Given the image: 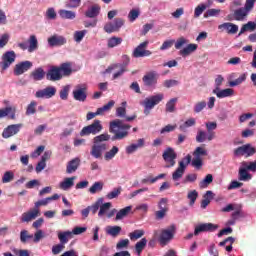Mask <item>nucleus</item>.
<instances>
[{"label": "nucleus", "instance_id": "29", "mask_svg": "<svg viewBox=\"0 0 256 256\" xmlns=\"http://www.w3.org/2000/svg\"><path fill=\"white\" fill-rule=\"evenodd\" d=\"M81 164V160L79 158H74L68 162L66 166V173L71 174L75 173L77 169H79V165Z\"/></svg>", "mask_w": 256, "mask_h": 256}, {"label": "nucleus", "instance_id": "9", "mask_svg": "<svg viewBox=\"0 0 256 256\" xmlns=\"http://www.w3.org/2000/svg\"><path fill=\"white\" fill-rule=\"evenodd\" d=\"M219 229V225L213 223H201L195 226L194 235L197 237L200 233H213V231H217Z\"/></svg>", "mask_w": 256, "mask_h": 256}, {"label": "nucleus", "instance_id": "17", "mask_svg": "<svg viewBox=\"0 0 256 256\" xmlns=\"http://www.w3.org/2000/svg\"><path fill=\"white\" fill-rule=\"evenodd\" d=\"M103 151H107V144L102 143V144H93L90 155L94 157V159H101L103 157Z\"/></svg>", "mask_w": 256, "mask_h": 256}, {"label": "nucleus", "instance_id": "23", "mask_svg": "<svg viewBox=\"0 0 256 256\" xmlns=\"http://www.w3.org/2000/svg\"><path fill=\"white\" fill-rule=\"evenodd\" d=\"M15 113H17V108L13 106H8L0 109V119H4V117H9V119H15Z\"/></svg>", "mask_w": 256, "mask_h": 256}, {"label": "nucleus", "instance_id": "3", "mask_svg": "<svg viewBox=\"0 0 256 256\" xmlns=\"http://www.w3.org/2000/svg\"><path fill=\"white\" fill-rule=\"evenodd\" d=\"M103 131V124H101V120H94L93 123H91L88 126H85L80 131V137H88V135H98V133H101Z\"/></svg>", "mask_w": 256, "mask_h": 256}, {"label": "nucleus", "instance_id": "43", "mask_svg": "<svg viewBox=\"0 0 256 256\" xmlns=\"http://www.w3.org/2000/svg\"><path fill=\"white\" fill-rule=\"evenodd\" d=\"M110 139H111V135H109L108 133H103L98 136H95L93 138V143L96 145H101L103 142L109 141Z\"/></svg>", "mask_w": 256, "mask_h": 256}, {"label": "nucleus", "instance_id": "14", "mask_svg": "<svg viewBox=\"0 0 256 256\" xmlns=\"http://www.w3.org/2000/svg\"><path fill=\"white\" fill-rule=\"evenodd\" d=\"M72 95L75 101L85 103V101H87V87L83 85H77L76 88L73 90Z\"/></svg>", "mask_w": 256, "mask_h": 256}, {"label": "nucleus", "instance_id": "55", "mask_svg": "<svg viewBox=\"0 0 256 256\" xmlns=\"http://www.w3.org/2000/svg\"><path fill=\"white\" fill-rule=\"evenodd\" d=\"M196 123L197 121L195 120V118H190L186 120L183 124H181L179 126V129L180 131H185L187 128L195 126Z\"/></svg>", "mask_w": 256, "mask_h": 256}, {"label": "nucleus", "instance_id": "46", "mask_svg": "<svg viewBox=\"0 0 256 256\" xmlns=\"http://www.w3.org/2000/svg\"><path fill=\"white\" fill-rule=\"evenodd\" d=\"M256 29V23L253 21H249L248 23L244 24L239 32V36L243 35V33H245V31H255Z\"/></svg>", "mask_w": 256, "mask_h": 256}, {"label": "nucleus", "instance_id": "15", "mask_svg": "<svg viewBox=\"0 0 256 256\" xmlns=\"http://www.w3.org/2000/svg\"><path fill=\"white\" fill-rule=\"evenodd\" d=\"M31 67H33V62H31L29 60L22 61L15 65L14 75L16 77H19V75H23V73H27V71H29V69H31Z\"/></svg>", "mask_w": 256, "mask_h": 256}, {"label": "nucleus", "instance_id": "8", "mask_svg": "<svg viewBox=\"0 0 256 256\" xmlns=\"http://www.w3.org/2000/svg\"><path fill=\"white\" fill-rule=\"evenodd\" d=\"M125 25V20L123 18H115L113 22H108L104 25L105 33H117L121 30V27Z\"/></svg>", "mask_w": 256, "mask_h": 256}, {"label": "nucleus", "instance_id": "7", "mask_svg": "<svg viewBox=\"0 0 256 256\" xmlns=\"http://www.w3.org/2000/svg\"><path fill=\"white\" fill-rule=\"evenodd\" d=\"M149 46V41L146 40L142 43H140L133 51V57L135 59H139L141 57H151L153 55V52L150 50H147V47Z\"/></svg>", "mask_w": 256, "mask_h": 256}, {"label": "nucleus", "instance_id": "10", "mask_svg": "<svg viewBox=\"0 0 256 256\" xmlns=\"http://www.w3.org/2000/svg\"><path fill=\"white\" fill-rule=\"evenodd\" d=\"M255 153L256 149L255 147H252L251 144L239 146L234 150L235 157H243L244 155H246V157H253Z\"/></svg>", "mask_w": 256, "mask_h": 256}, {"label": "nucleus", "instance_id": "16", "mask_svg": "<svg viewBox=\"0 0 256 256\" xmlns=\"http://www.w3.org/2000/svg\"><path fill=\"white\" fill-rule=\"evenodd\" d=\"M47 81H61L63 79V74L57 66H51L46 73Z\"/></svg>", "mask_w": 256, "mask_h": 256}, {"label": "nucleus", "instance_id": "6", "mask_svg": "<svg viewBox=\"0 0 256 256\" xmlns=\"http://www.w3.org/2000/svg\"><path fill=\"white\" fill-rule=\"evenodd\" d=\"M175 230V225H170L168 228L161 230L158 238L160 245H167L175 237Z\"/></svg>", "mask_w": 256, "mask_h": 256}, {"label": "nucleus", "instance_id": "28", "mask_svg": "<svg viewBox=\"0 0 256 256\" xmlns=\"http://www.w3.org/2000/svg\"><path fill=\"white\" fill-rule=\"evenodd\" d=\"M45 75L47 74L42 67L36 68L30 73V77L33 79V81H43V79H45Z\"/></svg>", "mask_w": 256, "mask_h": 256}, {"label": "nucleus", "instance_id": "62", "mask_svg": "<svg viewBox=\"0 0 256 256\" xmlns=\"http://www.w3.org/2000/svg\"><path fill=\"white\" fill-rule=\"evenodd\" d=\"M129 239H122L116 244L117 251H121L122 249L129 248Z\"/></svg>", "mask_w": 256, "mask_h": 256}, {"label": "nucleus", "instance_id": "41", "mask_svg": "<svg viewBox=\"0 0 256 256\" xmlns=\"http://www.w3.org/2000/svg\"><path fill=\"white\" fill-rule=\"evenodd\" d=\"M211 199H213V191L208 190L204 194L203 200L201 201V208L202 209H207V206L209 205V203H211Z\"/></svg>", "mask_w": 256, "mask_h": 256}, {"label": "nucleus", "instance_id": "51", "mask_svg": "<svg viewBox=\"0 0 256 256\" xmlns=\"http://www.w3.org/2000/svg\"><path fill=\"white\" fill-rule=\"evenodd\" d=\"M213 183V175L207 174L205 178L200 181L199 187L200 189H206V187H209Z\"/></svg>", "mask_w": 256, "mask_h": 256}, {"label": "nucleus", "instance_id": "58", "mask_svg": "<svg viewBox=\"0 0 256 256\" xmlns=\"http://www.w3.org/2000/svg\"><path fill=\"white\" fill-rule=\"evenodd\" d=\"M207 9V4H200L194 10V17L197 19L203 15V12Z\"/></svg>", "mask_w": 256, "mask_h": 256}, {"label": "nucleus", "instance_id": "44", "mask_svg": "<svg viewBox=\"0 0 256 256\" xmlns=\"http://www.w3.org/2000/svg\"><path fill=\"white\" fill-rule=\"evenodd\" d=\"M115 107V102L113 100H110L106 105L98 108L96 110V114L99 115H103V113L107 112V111H111V108Z\"/></svg>", "mask_w": 256, "mask_h": 256}, {"label": "nucleus", "instance_id": "57", "mask_svg": "<svg viewBox=\"0 0 256 256\" xmlns=\"http://www.w3.org/2000/svg\"><path fill=\"white\" fill-rule=\"evenodd\" d=\"M97 191H103V182H95L90 188H89V192L92 195H95V193H97Z\"/></svg>", "mask_w": 256, "mask_h": 256}, {"label": "nucleus", "instance_id": "59", "mask_svg": "<svg viewBox=\"0 0 256 256\" xmlns=\"http://www.w3.org/2000/svg\"><path fill=\"white\" fill-rule=\"evenodd\" d=\"M121 191H123V189L121 187L114 188L111 192H109L106 195V197H107V199H117V197H119V195H121Z\"/></svg>", "mask_w": 256, "mask_h": 256}, {"label": "nucleus", "instance_id": "1", "mask_svg": "<svg viewBox=\"0 0 256 256\" xmlns=\"http://www.w3.org/2000/svg\"><path fill=\"white\" fill-rule=\"evenodd\" d=\"M129 129L131 125L123 124V120L116 119L110 122L109 132L113 133L111 138L112 141H121L129 137Z\"/></svg>", "mask_w": 256, "mask_h": 256}, {"label": "nucleus", "instance_id": "18", "mask_svg": "<svg viewBox=\"0 0 256 256\" xmlns=\"http://www.w3.org/2000/svg\"><path fill=\"white\" fill-rule=\"evenodd\" d=\"M67 43V38L61 35L54 34L48 38V45L50 47H61Z\"/></svg>", "mask_w": 256, "mask_h": 256}, {"label": "nucleus", "instance_id": "19", "mask_svg": "<svg viewBox=\"0 0 256 256\" xmlns=\"http://www.w3.org/2000/svg\"><path fill=\"white\" fill-rule=\"evenodd\" d=\"M115 69H120L118 72L114 73L113 79H119L123 73L127 72V64H112L106 69V73H111Z\"/></svg>", "mask_w": 256, "mask_h": 256}, {"label": "nucleus", "instance_id": "26", "mask_svg": "<svg viewBox=\"0 0 256 256\" xmlns=\"http://www.w3.org/2000/svg\"><path fill=\"white\" fill-rule=\"evenodd\" d=\"M212 93L218 97V99H225V97H233L235 95V91L231 88H226L221 90L219 88L218 90H213Z\"/></svg>", "mask_w": 256, "mask_h": 256}, {"label": "nucleus", "instance_id": "35", "mask_svg": "<svg viewBox=\"0 0 256 256\" xmlns=\"http://www.w3.org/2000/svg\"><path fill=\"white\" fill-rule=\"evenodd\" d=\"M233 243H235V239L233 238V236H230L226 238L224 241L220 242L219 247H225V245H227L225 249L228 253H231L233 251Z\"/></svg>", "mask_w": 256, "mask_h": 256}, {"label": "nucleus", "instance_id": "24", "mask_svg": "<svg viewBox=\"0 0 256 256\" xmlns=\"http://www.w3.org/2000/svg\"><path fill=\"white\" fill-rule=\"evenodd\" d=\"M100 13L101 6L99 4H94L86 10L85 17L88 19H95L96 17H99Z\"/></svg>", "mask_w": 256, "mask_h": 256}, {"label": "nucleus", "instance_id": "49", "mask_svg": "<svg viewBox=\"0 0 256 256\" xmlns=\"http://www.w3.org/2000/svg\"><path fill=\"white\" fill-rule=\"evenodd\" d=\"M117 153H119V147L113 146L111 150L107 151L104 154L105 161H111V159L115 158V155H117Z\"/></svg>", "mask_w": 256, "mask_h": 256}, {"label": "nucleus", "instance_id": "25", "mask_svg": "<svg viewBox=\"0 0 256 256\" xmlns=\"http://www.w3.org/2000/svg\"><path fill=\"white\" fill-rule=\"evenodd\" d=\"M185 169H187V165H185V162L180 161L178 163V168L172 174L173 181H179V179L185 175Z\"/></svg>", "mask_w": 256, "mask_h": 256}, {"label": "nucleus", "instance_id": "50", "mask_svg": "<svg viewBox=\"0 0 256 256\" xmlns=\"http://www.w3.org/2000/svg\"><path fill=\"white\" fill-rule=\"evenodd\" d=\"M102 204L103 198H98L96 202H94L91 206H88V209L90 210L92 215H96Z\"/></svg>", "mask_w": 256, "mask_h": 256}, {"label": "nucleus", "instance_id": "45", "mask_svg": "<svg viewBox=\"0 0 256 256\" xmlns=\"http://www.w3.org/2000/svg\"><path fill=\"white\" fill-rule=\"evenodd\" d=\"M28 43H29V47H28L29 53H33V51H36L39 45V42L37 41V37L35 35L30 36Z\"/></svg>", "mask_w": 256, "mask_h": 256}, {"label": "nucleus", "instance_id": "40", "mask_svg": "<svg viewBox=\"0 0 256 256\" xmlns=\"http://www.w3.org/2000/svg\"><path fill=\"white\" fill-rule=\"evenodd\" d=\"M132 209H133L132 206H127L119 210L116 214V221H121V219H125V217H127V215L131 213Z\"/></svg>", "mask_w": 256, "mask_h": 256}, {"label": "nucleus", "instance_id": "5", "mask_svg": "<svg viewBox=\"0 0 256 256\" xmlns=\"http://www.w3.org/2000/svg\"><path fill=\"white\" fill-rule=\"evenodd\" d=\"M15 59H17V54H15V51H6L2 55V61L0 62V67L2 71H7L13 63H15Z\"/></svg>", "mask_w": 256, "mask_h": 256}, {"label": "nucleus", "instance_id": "39", "mask_svg": "<svg viewBox=\"0 0 256 256\" xmlns=\"http://www.w3.org/2000/svg\"><path fill=\"white\" fill-rule=\"evenodd\" d=\"M58 13H59V16L61 17V19L73 20V19H75V17H77V14L71 10L61 9L58 11Z\"/></svg>", "mask_w": 256, "mask_h": 256}, {"label": "nucleus", "instance_id": "56", "mask_svg": "<svg viewBox=\"0 0 256 256\" xmlns=\"http://www.w3.org/2000/svg\"><path fill=\"white\" fill-rule=\"evenodd\" d=\"M37 102L35 100L31 101L26 108V115H35L37 113Z\"/></svg>", "mask_w": 256, "mask_h": 256}, {"label": "nucleus", "instance_id": "32", "mask_svg": "<svg viewBox=\"0 0 256 256\" xmlns=\"http://www.w3.org/2000/svg\"><path fill=\"white\" fill-rule=\"evenodd\" d=\"M249 169L247 167H240L239 168V181H251L253 179V176L248 172Z\"/></svg>", "mask_w": 256, "mask_h": 256}, {"label": "nucleus", "instance_id": "20", "mask_svg": "<svg viewBox=\"0 0 256 256\" xmlns=\"http://www.w3.org/2000/svg\"><path fill=\"white\" fill-rule=\"evenodd\" d=\"M39 209L37 208H33L28 212H24L21 216V222L22 223H29L31 221H33V219H37V217H39Z\"/></svg>", "mask_w": 256, "mask_h": 256}, {"label": "nucleus", "instance_id": "13", "mask_svg": "<svg viewBox=\"0 0 256 256\" xmlns=\"http://www.w3.org/2000/svg\"><path fill=\"white\" fill-rule=\"evenodd\" d=\"M249 13L245 11L243 7L233 10L232 13L226 16L227 21H245V17H247Z\"/></svg>", "mask_w": 256, "mask_h": 256}, {"label": "nucleus", "instance_id": "21", "mask_svg": "<svg viewBox=\"0 0 256 256\" xmlns=\"http://www.w3.org/2000/svg\"><path fill=\"white\" fill-rule=\"evenodd\" d=\"M142 81L145 87H155L157 85V73L149 72L143 76Z\"/></svg>", "mask_w": 256, "mask_h": 256}, {"label": "nucleus", "instance_id": "33", "mask_svg": "<svg viewBox=\"0 0 256 256\" xmlns=\"http://www.w3.org/2000/svg\"><path fill=\"white\" fill-rule=\"evenodd\" d=\"M72 237L73 232L71 231L58 232V239L62 245H67Z\"/></svg>", "mask_w": 256, "mask_h": 256}, {"label": "nucleus", "instance_id": "34", "mask_svg": "<svg viewBox=\"0 0 256 256\" xmlns=\"http://www.w3.org/2000/svg\"><path fill=\"white\" fill-rule=\"evenodd\" d=\"M58 69L60 70V73H62V77H69V75L73 73V69L71 68V63L69 62L62 63L60 67H58Z\"/></svg>", "mask_w": 256, "mask_h": 256}, {"label": "nucleus", "instance_id": "27", "mask_svg": "<svg viewBox=\"0 0 256 256\" xmlns=\"http://www.w3.org/2000/svg\"><path fill=\"white\" fill-rule=\"evenodd\" d=\"M59 199V194H54L50 197H47L45 199L39 200L35 202V208L34 209H39L40 207H45L51 203V201H57Z\"/></svg>", "mask_w": 256, "mask_h": 256}, {"label": "nucleus", "instance_id": "37", "mask_svg": "<svg viewBox=\"0 0 256 256\" xmlns=\"http://www.w3.org/2000/svg\"><path fill=\"white\" fill-rule=\"evenodd\" d=\"M121 43H123V38L113 36L108 39L107 47L108 49H113L114 47L121 45Z\"/></svg>", "mask_w": 256, "mask_h": 256}, {"label": "nucleus", "instance_id": "4", "mask_svg": "<svg viewBox=\"0 0 256 256\" xmlns=\"http://www.w3.org/2000/svg\"><path fill=\"white\" fill-rule=\"evenodd\" d=\"M162 158L164 159L166 165V169H170V167H175L176 159H177V152L172 147H168L162 154Z\"/></svg>", "mask_w": 256, "mask_h": 256}, {"label": "nucleus", "instance_id": "2", "mask_svg": "<svg viewBox=\"0 0 256 256\" xmlns=\"http://www.w3.org/2000/svg\"><path fill=\"white\" fill-rule=\"evenodd\" d=\"M164 98L165 96L163 95V93H159L144 99V101L142 102V105L144 107V115H149V113H151V110L155 108V105H159Z\"/></svg>", "mask_w": 256, "mask_h": 256}, {"label": "nucleus", "instance_id": "53", "mask_svg": "<svg viewBox=\"0 0 256 256\" xmlns=\"http://www.w3.org/2000/svg\"><path fill=\"white\" fill-rule=\"evenodd\" d=\"M145 235V230H134L129 234V238L131 241H137V239H141Z\"/></svg>", "mask_w": 256, "mask_h": 256}, {"label": "nucleus", "instance_id": "22", "mask_svg": "<svg viewBox=\"0 0 256 256\" xmlns=\"http://www.w3.org/2000/svg\"><path fill=\"white\" fill-rule=\"evenodd\" d=\"M218 29L227 31L228 35H235L239 31V26L231 22H224L218 26Z\"/></svg>", "mask_w": 256, "mask_h": 256}, {"label": "nucleus", "instance_id": "36", "mask_svg": "<svg viewBox=\"0 0 256 256\" xmlns=\"http://www.w3.org/2000/svg\"><path fill=\"white\" fill-rule=\"evenodd\" d=\"M74 181H75V177L64 179V181L60 183V189H63V191H69V189H71V187L75 185Z\"/></svg>", "mask_w": 256, "mask_h": 256}, {"label": "nucleus", "instance_id": "60", "mask_svg": "<svg viewBox=\"0 0 256 256\" xmlns=\"http://www.w3.org/2000/svg\"><path fill=\"white\" fill-rule=\"evenodd\" d=\"M15 179V174L12 171H7L2 177V183H11Z\"/></svg>", "mask_w": 256, "mask_h": 256}, {"label": "nucleus", "instance_id": "47", "mask_svg": "<svg viewBox=\"0 0 256 256\" xmlns=\"http://www.w3.org/2000/svg\"><path fill=\"white\" fill-rule=\"evenodd\" d=\"M145 247H147V238H142L140 241H138L135 244V251H136L137 255H141V253H143V249H145Z\"/></svg>", "mask_w": 256, "mask_h": 256}, {"label": "nucleus", "instance_id": "38", "mask_svg": "<svg viewBox=\"0 0 256 256\" xmlns=\"http://www.w3.org/2000/svg\"><path fill=\"white\" fill-rule=\"evenodd\" d=\"M165 177H166V174H159L158 176H156L154 178L151 176H148L146 178H143L141 180V183L143 185H147L148 183H150V185H153V183H157V181H159V179H165Z\"/></svg>", "mask_w": 256, "mask_h": 256}, {"label": "nucleus", "instance_id": "11", "mask_svg": "<svg viewBox=\"0 0 256 256\" xmlns=\"http://www.w3.org/2000/svg\"><path fill=\"white\" fill-rule=\"evenodd\" d=\"M55 95H57V88H55V86H47L35 93L37 99H51L52 97H55Z\"/></svg>", "mask_w": 256, "mask_h": 256}, {"label": "nucleus", "instance_id": "63", "mask_svg": "<svg viewBox=\"0 0 256 256\" xmlns=\"http://www.w3.org/2000/svg\"><path fill=\"white\" fill-rule=\"evenodd\" d=\"M175 45V49H181V47H183L184 45H187V43H189V40H187V38L185 37H180L176 40V42H174Z\"/></svg>", "mask_w": 256, "mask_h": 256}, {"label": "nucleus", "instance_id": "48", "mask_svg": "<svg viewBox=\"0 0 256 256\" xmlns=\"http://www.w3.org/2000/svg\"><path fill=\"white\" fill-rule=\"evenodd\" d=\"M111 207H112L111 202H106V203L102 202V204H100L98 217H104V215H107V212L109 211V209H111Z\"/></svg>", "mask_w": 256, "mask_h": 256}, {"label": "nucleus", "instance_id": "30", "mask_svg": "<svg viewBox=\"0 0 256 256\" xmlns=\"http://www.w3.org/2000/svg\"><path fill=\"white\" fill-rule=\"evenodd\" d=\"M197 47V44H188L186 47L179 51V55H181V57H189L191 53H195Z\"/></svg>", "mask_w": 256, "mask_h": 256}, {"label": "nucleus", "instance_id": "64", "mask_svg": "<svg viewBox=\"0 0 256 256\" xmlns=\"http://www.w3.org/2000/svg\"><path fill=\"white\" fill-rule=\"evenodd\" d=\"M242 167H246L248 171L256 173V160L253 162H242Z\"/></svg>", "mask_w": 256, "mask_h": 256}, {"label": "nucleus", "instance_id": "12", "mask_svg": "<svg viewBox=\"0 0 256 256\" xmlns=\"http://www.w3.org/2000/svg\"><path fill=\"white\" fill-rule=\"evenodd\" d=\"M22 128V123L8 125L6 128H4L2 132L3 139H9L11 137H14V135H17V133H19Z\"/></svg>", "mask_w": 256, "mask_h": 256}, {"label": "nucleus", "instance_id": "61", "mask_svg": "<svg viewBox=\"0 0 256 256\" xmlns=\"http://www.w3.org/2000/svg\"><path fill=\"white\" fill-rule=\"evenodd\" d=\"M194 157L201 158V157H206L207 155V150L203 147H197L194 152H193Z\"/></svg>", "mask_w": 256, "mask_h": 256}, {"label": "nucleus", "instance_id": "42", "mask_svg": "<svg viewBox=\"0 0 256 256\" xmlns=\"http://www.w3.org/2000/svg\"><path fill=\"white\" fill-rule=\"evenodd\" d=\"M121 226H108L106 229L107 235H111V237H119L121 234Z\"/></svg>", "mask_w": 256, "mask_h": 256}, {"label": "nucleus", "instance_id": "54", "mask_svg": "<svg viewBox=\"0 0 256 256\" xmlns=\"http://www.w3.org/2000/svg\"><path fill=\"white\" fill-rule=\"evenodd\" d=\"M177 98H172L166 103V112L173 113L175 112V105H177Z\"/></svg>", "mask_w": 256, "mask_h": 256}, {"label": "nucleus", "instance_id": "52", "mask_svg": "<svg viewBox=\"0 0 256 256\" xmlns=\"http://www.w3.org/2000/svg\"><path fill=\"white\" fill-rule=\"evenodd\" d=\"M220 13H221V9H215V8L208 9L204 13V19H209V17H219Z\"/></svg>", "mask_w": 256, "mask_h": 256}, {"label": "nucleus", "instance_id": "31", "mask_svg": "<svg viewBox=\"0 0 256 256\" xmlns=\"http://www.w3.org/2000/svg\"><path fill=\"white\" fill-rule=\"evenodd\" d=\"M145 145V140L143 138L138 139L137 144H131L126 147V153L127 155H131L137 151V149H140V147H143Z\"/></svg>", "mask_w": 256, "mask_h": 256}]
</instances>
